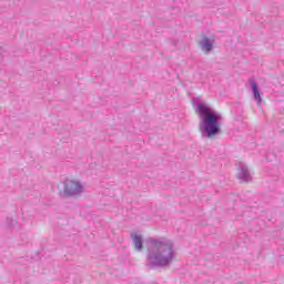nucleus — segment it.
I'll use <instances>...</instances> for the list:
<instances>
[{
	"mask_svg": "<svg viewBox=\"0 0 284 284\" xmlns=\"http://www.w3.org/2000/svg\"><path fill=\"white\" fill-rule=\"evenodd\" d=\"M146 250L149 267H170L176 261V246L168 237H149L146 240Z\"/></svg>",
	"mask_w": 284,
	"mask_h": 284,
	"instance_id": "f257e3e1",
	"label": "nucleus"
},
{
	"mask_svg": "<svg viewBox=\"0 0 284 284\" xmlns=\"http://www.w3.org/2000/svg\"><path fill=\"white\" fill-rule=\"evenodd\" d=\"M195 112L200 119V132L203 139H214L221 132L222 116L207 104L200 102Z\"/></svg>",
	"mask_w": 284,
	"mask_h": 284,
	"instance_id": "f03ea898",
	"label": "nucleus"
},
{
	"mask_svg": "<svg viewBox=\"0 0 284 284\" xmlns=\"http://www.w3.org/2000/svg\"><path fill=\"white\" fill-rule=\"evenodd\" d=\"M63 192L64 196H79L85 192V184L79 180H65Z\"/></svg>",
	"mask_w": 284,
	"mask_h": 284,
	"instance_id": "7ed1b4c3",
	"label": "nucleus"
},
{
	"mask_svg": "<svg viewBox=\"0 0 284 284\" xmlns=\"http://www.w3.org/2000/svg\"><path fill=\"white\" fill-rule=\"evenodd\" d=\"M236 178L242 183H248V181H252V173L250 172V169H247V165L245 163L243 162L239 163Z\"/></svg>",
	"mask_w": 284,
	"mask_h": 284,
	"instance_id": "20e7f679",
	"label": "nucleus"
},
{
	"mask_svg": "<svg viewBox=\"0 0 284 284\" xmlns=\"http://www.w3.org/2000/svg\"><path fill=\"white\" fill-rule=\"evenodd\" d=\"M200 48H201L202 52H204V54H210V52H212L214 50V39L204 37L200 41Z\"/></svg>",
	"mask_w": 284,
	"mask_h": 284,
	"instance_id": "39448f33",
	"label": "nucleus"
},
{
	"mask_svg": "<svg viewBox=\"0 0 284 284\" xmlns=\"http://www.w3.org/2000/svg\"><path fill=\"white\" fill-rule=\"evenodd\" d=\"M251 84V90L253 92V97L257 103V105H261L263 103V98H261V91H258V84L254 80H248Z\"/></svg>",
	"mask_w": 284,
	"mask_h": 284,
	"instance_id": "423d86ee",
	"label": "nucleus"
},
{
	"mask_svg": "<svg viewBox=\"0 0 284 284\" xmlns=\"http://www.w3.org/2000/svg\"><path fill=\"white\" fill-rule=\"evenodd\" d=\"M131 239L136 252H141L143 250V237L136 233H132Z\"/></svg>",
	"mask_w": 284,
	"mask_h": 284,
	"instance_id": "0eeeda50",
	"label": "nucleus"
}]
</instances>
